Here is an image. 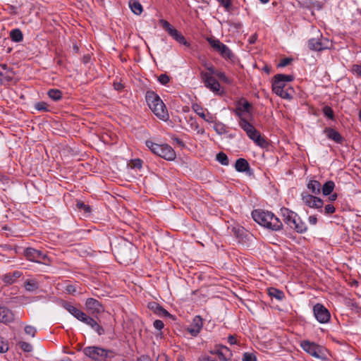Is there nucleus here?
Returning <instances> with one entry per match:
<instances>
[{"mask_svg":"<svg viewBox=\"0 0 361 361\" xmlns=\"http://www.w3.org/2000/svg\"><path fill=\"white\" fill-rule=\"evenodd\" d=\"M252 216L257 224L271 231H279L283 228L281 220L271 212L254 210Z\"/></svg>","mask_w":361,"mask_h":361,"instance_id":"f257e3e1","label":"nucleus"},{"mask_svg":"<svg viewBox=\"0 0 361 361\" xmlns=\"http://www.w3.org/2000/svg\"><path fill=\"white\" fill-rule=\"evenodd\" d=\"M294 77L291 75L277 74L274 77L272 82L273 92L283 99H291L293 98V89H287V82H291Z\"/></svg>","mask_w":361,"mask_h":361,"instance_id":"f03ea898","label":"nucleus"},{"mask_svg":"<svg viewBox=\"0 0 361 361\" xmlns=\"http://www.w3.org/2000/svg\"><path fill=\"white\" fill-rule=\"evenodd\" d=\"M146 102L152 112L161 120L166 121L169 116L164 103L154 92L148 91L146 93Z\"/></svg>","mask_w":361,"mask_h":361,"instance_id":"7ed1b4c3","label":"nucleus"},{"mask_svg":"<svg viewBox=\"0 0 361 361\" xmlns=\"http://www.w3.org/2000/svg\"><path fill=\"white\" fill-rule=\"evenodd\" d=\"M146 145L154 154L167 161H173L176 157L174 149L167 144L159 145L147 140Z\"/></svg>","mask_w":361,"mask_h":361,"instance_id":"20e7f679","label":"nucleus"},{"mask_svg":"<svg viewBox=\"0 0 361 361\" xmlns=\"http://www.w3.org/2000/svg\"><path fill=\"white\" fill-rule=\"evenodd\" d=\"M240 127L245 131L250 139L253 140L257 145L261 147H265L267 145L266 140L262 137L260 133L249 123L245 118L239 120Z\"/></svg>","mask_w":361,"mask_h":361,"instance_id":"39448f33","label":"nucleus"},{"mask_svg":"<svg viewBox=\"0 0 361 361\" xmlns=\"http://www.w3.org/2000/svg\"><path fill=\"white\" fill-rule=\"evenodd\" d=\"M84 354L95 361H106L115 356L114 351L97 346H88L83 349Z\"/></svg>","mask_w":361,"mask_h":361,"instance_id":"423d86ee","label":"nucleus"},{"mask_svg":"<svg viewBox=\"0 0 361 361\" xmlns=\"http://www.w3.org/2000/svg\"><path fill=\"white\" fill-rule=\"evenodd\" d=\"M159 24L166 31H167L169 35L171 36L178 43L187 47H190V44L187 42L185 37L176 28L173 27L168 21L161 19L159 20Z\"/></svg>","mask_w":361,"mask_h":361,"instance_id":"0eeeda50","label":"nucleus"},{"mask_svg":"<svg viewBox=\"0 0 361 361\" xmlns=\"http://www.w3.org/2000/svg\"><path fill=\"white\" fill-rule=\"evenodd\" d=\"M24 255L27 259L37 262V263H47L48 257L46 254L43 253L39 250L34 249L32 247H27L24 250Z\"/></svg>","mask_w":361,"mask_h":361,"instance_id":"6e6552de","label":"nucleus"},{"mask_svg":"<svg viewBox=\"0 0 361 361\" xmlns=\"http://www.w3.org/2000/svg\"><path fill=\"white\" fill-rule=\"evenodd\" d=\"M200 75L206 87L216 94H220L221 93L219 82L212 75H211L210 73L202 71L201 72Z\"/></svg>","mask_w":361,"mask_h":361,"instance_id":"1a4fd4ad","label":"nucleus"},{"mask_svg":"<svg viewBox=\"0 0 361 361\" xmlns=\"http://www.w3.org/2000/svg\"><path fill=\"white\" fill-rule=\"evenodd\" d=\"M313 313L316 319L321 324H326L330 320V312L322 304L317 303L314 305Z\"/></svg>","mask_w":361,"mask_h":361,"instance_id":"9d476101","label":"nucleus"},{"mask_svg":"<svg viewBox=\"0 0 361 361\" xmlns=\"http://www.w3.org/2000/svg\"><path fill=\"white\" fill-rule=\"evenodd\" d=\"M301 348L307 353L316 358H322L323 349L321 346L309 341H303L300 343Z\"/></svg>","mask_w":361,"mask_h":361,"instance_id":"9b49d317","label":"nucleus"},{"mask_svg":"<svg viewBox=\"0 0 361 361\" xmlns=\"http://www.w3.org/2000/svg\"><path fill=\"white\" fill-rule=\"evenodd\" d=\"M302 200L303 202L310 208L319 209L322 212V208L324 204L323 200L313 195H310L307 192H303L301 194Z\"/></svg>","mask_w":361,"mask_h":361,"instance_id":"f8f14e48","label":"nucleus"},{"mask_svg":"<svg viewBox=\"0 0 361 361\" xmlns=\"http://www.w3.org/2000/svg\"><path fill=\"white\" fill-rule=\"evenodd\" d=\"M117 255L123 263H133L135 260V249L133 246L121 248Z\"/></svg>","mask_w":361,"mask_h":361,"instance_id":"ddd939ff","label":"nucleus"},{"mask_svg":"<svg viewBox=\"0 0 361 361\" xmlns=\"http://www.w3.org/2000/svg\"><path fill=\"white\" fill-rule=\"evenodd\" d=\"M251 109V104L248 102L247 100H245L244 98H242L237 102L236 107L233 110V112L239 118V120H241V118H245L243 116L244 114H250Z\"/></svg>","mask_w":361,"mask_h":361,"instance_id":"4468645a","label":"nucleus"},{"mask_svg":"<svg viewBox=\"0 0 361 361\" xmlns=\"http://www.w3.org/2000/svg\"><path fill=\"white\" fill-rule=\"evenodd\" d=\"M85 306L87 310L92 312V313L99 314L104 312L102 305L94 298H87L85 302Z\"/></svg>","mask_w":361,"mask_h":361,"instance_id":"2eb2a0df","label":"nucleus"},{"mask_svg":"<svg viewBox=\"0 0 361 361\" xmlns=\"http://www.w3.org/2000/svg\"><path fill=\"white\" fill-rule=\"evenodd\" d=\"M203 326V321L200 316H195L188 328V331L191 335L196 336L201 331Z\"/></svg>","mask_w":361,"mask_h":361,"instance_id":"dca6fc26","label":"nucleus"},{"mask_svg":"<svg viewBox=\"0 0 361 361\" xmlns=\"http://www.w3.org/2000/svg\"><path fill=\"white\" fill-rule=\"evenodd\" d=\"M290 228L295 230L298 233H303L307 230V226L305 222H303L298 215L288 226Z\"/></svg>","mask_w":361,"mask_h":361,"instance_id":"f3484780","label":"nucleus"},{"mask_svg":"<svg viewBox=\"0 0 361 361\" xmlns=\"http://www.w3.org/2000/svg\"><path fill=\"white\" fill-rule=\"evenodd\" d=\"M14 315L13 312L6 307H0V322L8 324L13 322Z\"/></svg>","mask_w":361,"mask_h":361,"instance_id":"a211bd4d","label":"nucleus"},{"mask_svg":"<svg viewBox=\"0 0 361 361\" xmlns=\"http://www.w3.org/2000/svg\"><path fill=\"white\" fill-rule=\"evenodd\" d=\"M324 132L329 139L334 140L336 143H341L343 140L341 135L334 128H326Z\"/></svg>","mask_w":361,"mask_h":361,"instance_id":"6ab92c4d","label":"nucleus"},{"mask_svg":"<svg viewBox=\"0 0 361 361\" xmlns=\"http://www.w3.org/2000/svg\"><path fill=\"white\" fill-rule=\"evenodd\" d=\"M281 216L283 217V220L288 226L290 224V223L294 220L295 218L298 216V214L289 209L286 207H282L281 209Z\"/></svg>","mask_w":361,"mask_h":361,"instance_id":"aec40b11","label":"nucleus"},{"mask_svg":"<svg viewBox=\"0 0 361 361\" xmlns=\"http://www.w3.org/2000/svg\"><path fill=\"white\" fill-rule=\"evenodd\" d=\"M148 307L149 310L153 311L155 314L159 316L169 317L170 314L167 310L164 309L159 303L156 302H152L148 304Z\"/></svg>","mask_w":361,"mask_h":361,"instance_id":"412c9836","label":"nucleus"},{"mask_svg":"<svg viewBox=\"0 0 361 361\" xmlns=\"http://www.w3.org/2000/svg\"><path fill=\"white\" fill-rule=\"evenodd\" d=\"M308 47L311 50L313 51H322L327 49L328 46L325 44L323 41L317 39H310L308 41Z\"/></svg>","mask_w":361,"mask_h":361,"instance_id":"4be33fe9","label":"nucleus"},{"mask_svg":"<svg viewBox=\"0 0 361 361\" xmlns=\"http://www.w3.org/2000/svg\"><path fill=\"white\" fill-rule=\"evenodd\" d=\"M235 169L238 172H245L250 170V164L248 161L243 159H238L235 164Z\"/></svg>","mask_w":361,"mask_h":361,"instance_id":"5701e85b","label":"nucleus"},{"mask_svg":"<svg viewBox=\"0 0 361 361\" xmlns=\"http://www.w3.org/2000/svg\"><path fill=\"white\" fill-rule=\"evenodd\" d=\"M22 276V273L19 271H15L13 273H8L4 275L3 281L8 284L13 283L17 279Z\"/></svg>","mask_w":361,"mask_h":361,"instance_id":"b1692460","label":"nucleus"},{"mask_svg":"<svg viewBox=\"0 0 361 361\" xmlns=\"http://www.w3.org/2000/svg\"><path fill=\"white\" fill-rule=\"evenodd\" d=\"M308 190L314 195H319L321 192L322 185L316 180H311L307 185Z\"/></svg>","mask_w":361,"mask_h":361,"instance_id":"393cba45","label":"nucleus"},{"mask_svg":"<svg viewBox=\"0 0 361 361\" xmlns=\"http://www.w3.org/2000/svg\"><path fill=\"white\" fill-rule=\"evenodd\" d=\"M233 356L231 350L224 345H220V352L219 358L222 361H228L231 359Z\"/></svg>","mask_w":361,"mask_h":361,"instance_id":"a878e982","label":"nucleus"},{"mask_svg":"<svg viewBox=\"0 0 361 361\" xmlns=\"http://www.w3.org/2000/svg\"><path fill=\"white\" fill-rule=\"evenodd\" d=\"M219 53L226 60H230L233 61L235 59L233 53L226 44L221 46V49Z\"/></svg>","mask_w":361,"mask_h":361,"instance_id":"bb28decb","label":"nucleus"},{"mask_svg":"<svg viewBox=\"0 0 361 361\" xmlns=\"http://www.w3.org/2000/svg\"><path fill=\"white\" fill-rule=\"evenodd\" d=\"M335 188V183L332 180L326 181L322 186V194L325 196L331 195Z\"/></svg>","mask_w":361,"mask_h":361,"instance_id":"cd10ccee","label":"nucleus"},{"mask_svg":"<svg viewBox=\"0 0 361 361\" xmlns=\"http://www.w3.org/2000/svg\"><path fill=\"white\" fill-rule=\"evenodd\" d=\"M10 37L13 42H20L23 39V35L21 30L18 28L12 30L10 32Z\"/></svg>","mask_w":361,"mask_h":361,"instance_id":"c85d7f7f","label":"nucleus"},{"mask_svg":"<svg viewBox=\"0 0 361 361\" xmlns=\"http://www.w3.org/2000/svg\"><path fill=\"white\" fill-rule=\"evenodd\" d=\"M268 294L270 297L274 298L278 300H282L285 297V295L282 290L272 287L268 288Z\"/></svg>","mask_w":361,"mask_h":361,"instance_id":"c756f323","label":"nucleus"},{"mask_svg":"<svg viewBox=\"0 0 361 361\" xmlns=\"http://www.w3.org/2000/svg\"><path fill=\"white\" fill-rule=\"evenodd\" d=\"M129 6L131 11L136 15H140L143 11L141 4L137 0H130Z\"/></svg>","mask_w":361,"mask_h":361,"instance_id":"7c9ffc66","label":"nucleus"},{"mask_svg":"<svg viewBox=\"0 0 361 361\" xmlns=\"http://www.w3.org/2000/svg\"><path fill=\"white\" fill-rule=\"evenodd\" d=\"M207 40L209 45L218 53L221 49V46L224 45V44L220 42L219 39H215L214 37H208Z\"/></svg>","mask_w":361,"mask_h":361,"instance_id":"2f4dec72","label":"nucleus"},{"mask_svg":"<svg viewBox=\"0 0 361 361\" xmlns=\"http://www.w3.org/2000/svg\"><path fill=\"white\" fill-rule=\"evenodd\" d=\"M25 288L27 291H34L39 288V283L36 279H28L25 282Z\"/></svg>","mask_w":361,"mask_h":361,"instance_id":"473e14b6","label":"nucleus"},{"mask_svg":"<svg viewBox=\"0 0 361 361\" xmlns=\"http://www.w3.org/2000/svg\"><path fill=\"white\" fill-rule=\"evenodd\" d=\"M47 94L54 101H59L62 98V92L58 89L49 90Z\"/></svg>","mask_w":361,"mask_h":361,"instance_id":"72a5a7b5","label":"nucleus"},{"mask_svg":"<svg viewBox=\"0 0 361 361\" xmlns=\"http://www.w3.org/2000/svg\"><path fill=\"white\" fill-rule=\"evenodd\" d=\"M64 308L76 319L81 312V310H78L70 303H66L64 305Z\"/></svg>","mask_w":361,"mask_h":361,"instance_id":"f704fd0d","label":"nucleus"},{"mask_svg":"<svg viewBox=\"0 0 361 361\" xmlns=\"http://www.w3.org/2000/svg\"><path fill=\"white\" fill-rule=\"evenodd\" d=\"M89 326H90L99 335H103L104 334V329L102 326L99 325L97 322L94 319H90Z\"/></svg>","mask_w":361,"mask_h":361,"instance_id":"c9c22d12","label":"nucleus"},{"mask_svg":"<svg viewBox=\"0 0 361 361\" xmlns=\"http://www.w3.org/2000/svg\"><path fill=\"white\" fill-rule=\"evenodd\" d=\"M216 159L224 166L229 164V160L227 155L224 152H219L216 154Z\"/></svg>","mask_w":361,"mask_h":361,"instance_id":"e433bc0d","label":"nucleus"},{"mask_svg":"<svg viewBox=\"0 0 361 361\" xmlns=\"http://www.w3.org/2000/svg\"><path fill=\"white\" fill-rule=\"evenodd\" d=\"M214 129L219 135L224 134L226 132L225 125L221 122H215Z\"/></svg>","mask_w":361,"mask_h":361,"instance_id":"4c0bfd02","label":"nucleus"},{"mask_svg":"<svg viewBox=\"0 0 361 361\" xmlns=\"http://www.w3.org/2000/svg\"><path fill=\"white\" fill-rule=\"evenodd\" d=\"M214 75H216L219 80L227 84H230L231 82V80L226 75L224 72L216 71Z\"/></svg>","mask_w":361,"mask_h":361,"instance_id":"58836bf2","label":"nucleus"},{"mask_svg":"<svg viewBox=\"0 0 361 361\" xmlns=\"http://www.w3.org/2000/svg\"><path fill=\"white\" fill-rule=\"evenodd\" d=\"M18 344L24 352L30 353L32 350V346L29 343L20 341Z\"/></svg>","mask_w":361,"mask_h":361,"instance_id":"ea45409f","label":"nucleus"},{"mask_svg":"<svg viewBox=\"0 0 361 361\" xmlns=\"http://www.w3.org/2000/svg\"><path fill=\"white\" fill-rule=\"evenodd\" d=\"M217 1L224 7L226 11H231L232 9V0H217Z\"/></svg>","mask_w":361,"mask_h":361,"instance_id":"a19ab883","label":"nucleus"},{"mask_svg":"<svg viewBox=\"0 0 361 361\" xmlns=\"http://www.w3.org/2000/svg\"><path fill=\"white\" fill-rule=\"evenodd\" d=\"M322 111H323V113L325 116H326L327 118H329L331 120L334 119V113L333 109L330 106H324Z\"/></svg>","mask_w":361,"mask_h":361,"instance_id":"79ce46f5","label":"nucleus"},{"mask_svg":"<svg viewBox=\"0 0 361 361\" xmlns=\"http://www.w3.org/2000/svg\"><path fill=\"white\" fill-rule=\"evenodd\" d=\"M349 307L355 313L361 316V307L356 302L351 301Z\"/></svg>","mask_w":361,"mask_h":361,"instance_id":"37998d69","label":"nucleus"},{"mask_svg":"<svg viewBox=\"0 0 361 361\" xmlns=\"http://www.w3.org/2000/svg\"><path fill=\"white\" fill-rule=\"evenodd\" d=\"M192 109L195 111V112L202 118H205V114L204 111V109L200 106L195 104L192 105Z\"/></svg>","mask_w":361,"mask_h":361,"instance_id":"c03bdc74","label":"nucleus"},{"mask_svg":"<svg viewBox=\"0 0 361 361\" xmlns=\"http://www.w3.org/2000/svg\"><path fill=\"white\" fill-rule=\"evenodd\" d=\"M36 332L37 329L35 326L31 325H27L25 326V333L27 335L31 336L32 337H35Z\"/></svg>","mask_w":361,"mask_h":361,"instance_id":"a18cd8bd","label":"nucleus"},{"mask_svg":"<svg viewBox=\"0 0 361 361\" xmlns=\"http://www.w3.org/2000/svg\"><path fill=\"white\" fill-rule=\"evenodd\" d=\"M35 109L40 111H48V104L44 102H39L35 104Z\"/></svg>","mask_w":361,"mask_h":361,"instance_id":"49530a36","label":"nucleus"},{"mask_svg":"<svg viewBox=\"0 0 361 361\" xmlns=\"http://www.w3.org/2000/svg\"><path fill=\"white\" fill-rule=\"evenodd\" d=\"M242 360L243 361H257V357L253 353H245Z\"/></svg>","mask_w":361,"mask_h":361,"instance_id":"de8ad7c7","label":"nucleus"},{"mask_svg":"<svg viewBox=\"0 0 361 361\" xmlns=\"http://www.w3.org/2000/svg\"><path fill=\"white\" fill-rule=\"evenodd\" d=\"M158 81L164 85H166L170 81V77L166 74H161L158 77Z\"/></svg>","mask_w":361,"mask_h":361,"instance_id":"09e8293b","label":"nucleus"},{"mask_svg":"<svg viewBox=\"0 0 361 361\" xmlns=\"http://www.w3.org/2000/svg\"><path fill=\"white\" fill-rule=\"evenodd\" d=\"M130 164L132 168L140 169L142 166V161L140 159H135L131 160Z\"/></svg>","mask_w":361,"mask_h":361,"instance_id":"8fccbe9b","label":"nucleus"},{"mask_svg":"<svg viewBox=\"0 0 361 361\" xmlns=\"http://www.w3.org/2000/svg\"><path fill=\"white\" fill-rule=\"evenodd\" d=\"M335 207L331 204H328L324 207V213L326 215L332 214L335 212Z\"/></svg>","mask_w":361,"mask_h":361,"instance_id":"3c124183","label":"nucleus"},{"mask_svg":"<svg viewBox=\"0 0 361 361\" xmlns=\"http://www.w3.org/2000/svg\"><path fill=\"white\" fill-rule=\"evenodd\" d=\"M8 350V345L3 338H0V353H6Z\"/></svg>","mask_w":361,"mask_h":361,"instance_id":"603ef678","label":"nucleus"},{"mask_svg":"<svg viewBox=\"0 0 361 361\" xmlns=\"http://www.w3.org/2000/svg\"><path fill=\"white\" fill-rule=\"evenodd\" d=\"M78 209H83L85 212H90V208L88 205L85 204L82 202L78 201L76 204Z\"/></svg>","mask_w":361,"mask_h":361,"instance_id":"864d4df0","label":"nucleus"},{"mask_svg":"<svg viewBox=\"0 0 361 361\" xmlns=\"http://www.w3.org/2000/svg\"><path fill=\"white\" fill-rule=\"evenodd\" d=\"M232 231H233L234 235L237 238L241 237L244 232V229L243 228H240V227H238V228L233 227Z\"/></svg>","mask_w":361,"mask_h":361,"instance_id":"5fc2aeb1","label":"nucleus"},{"mask_svg":"<svg viewBox=\"0 0 361 361\" xmlns=\"http://www.w3.org/2000/svg\"><path fill=\"white\" fill-rule=\"evenodd\" d=\"M154 327L157 330H161L164 326V322L161 320L157 319L154 322Z\"/></svg>","mask_w":361,"mask_h":361,"instance_id":"6e6d98bb","label":"nucleus"},{"mask_svg":"<svg viewBox=\"0 0 361 361\" xmlns=\"http://www.w3.org/2000/svg\"><path fill=\"white\" fill-rule=\"evenodd\" d=\"M352 71L357 75L361 77V65L355 64L352 67Z\"/></svg>","mask_w":361,"mask_h":361,"instance_id":"4d7b16f0","label":"nucleus"},{"mask_svg":"<svg viewBox=\"0 0 361 361\" xmlns=\"http://www.w3.org/2000/svg\"><path fill=\"white\" fill-rule=\"evenodd\" d=\"M203 65L206 67V68L209 71L207 72V73H210L211 75H213L216 71L215 68L211 63H204Z\"/></svg>","mask_w":361,"mask_h":361,"instance_id":"13d9d810","label":"nucleus"},{"mask_svg":"<svg viewBox=\"0 0 361 361\" xmlns=\"http://www.w3.org/2000/svg\"><path fill=\"white\" fill-rule=\"evenodd\" d=\"M291 61H292V59L290 58L283 59L279 63L278 66L279 67H285V66H288Z\"/></svg>","mask_w":361,"mask_h":361,"instance_id":"bf43d9fd","label":"nucleus"},{"mask_svg":"<svg viewBox=\"0 0 361 361\" xmlns=\"http://www.w3.org/2000/svg\"><path fill=\"white\" fill-rule=\"evenodd\" d=\"M308 221L310 222V224L315 225L317 223V219L316 216H310L308 218Z\"/></svg>","mask_w":361,"mask_h":361,"instance_id":"052dcab7","label":"nucleus"},{"mask_svg":"<svg viewBox=\"0 0 361 361\" xmlns=\"http://www.w3.org/2000/svg\"><path fill=\"white\" fill-rule=\"evenodd\" d=\"M220 352V345L215 346L214 349L210 350V353L212 355H216L219 357Z\"/></svg>","mask_w":361,"mask_h":361,"instance_id":"680f3d73","label":"nucleus"},{"mask_svg":"<svg viewBox=\"0 0 361 361\" xmlns=\"http://www.w3.org/2000/svg\"><path fill=\"white\" fill-rule=\"evenodd\" d=\"M199 361H217L215 358L209 357V356H203L199 359Z\"/></svg>","mask_w":361,"mask_h":361,"instance_id":"e2e57ef3","label":"nucleus"},{"mask_svg":"<svg viewBox=\"0 0 361 361\" xmlns=\"http://www.w3.org/2000/svg\"><path fill=\"white\" fill-rule=\"evenodd\" d=\"M66 290L68 293L73 294L75 292V288L73 286L69 285V286H67Z\"/></svg>","mask_w":361,"mask_h":361,"instance_id":"0e129e2a","label":"nucleus"},{"mask_svg":"<svg viewBox=\"0 0 361 361\" xmlns=\"http://www.w3.org/2000/svg\"><path fill=\"white\" fill-rule=\"evenodd\" d=\"M228 341L231 345H233L236 343V338L233 336H229L228 338Z\"/></svg>","mask_w":361,"mask_h":361,"instance_id":"69168bd1","label":"nucleus"},{"mask_svg":"<svg viewBox=\"0 0 361 361\" xmlns=\"http://www.w3.org/2000/svg\"><path fill=\"white\" fill-rule=\"evenodd\" d=\"M86 317H87V314L85 312L81 311L80 313L79 314L78 317H77V319L82 322Z\"/></svg>","mask_w":361,"mask_h":361,"instance_id":"338daca9","label":"nucleus"},{"mask_svg":"<svg viewBox=\"0 0 361 361\" xmlns=\"http://www.w3.org/2000/svg\"><path fill=\"white\" fill-rule=\"evenodd\" d=\"M329 195V200L331 202L335 201L337 199V197H338L336 193H333V194L331 193V195Z\"/></svg>","mask_w":361,"mask_h":361,"instance_id":"774afa93","label":"nucleus"}]
</instances>
